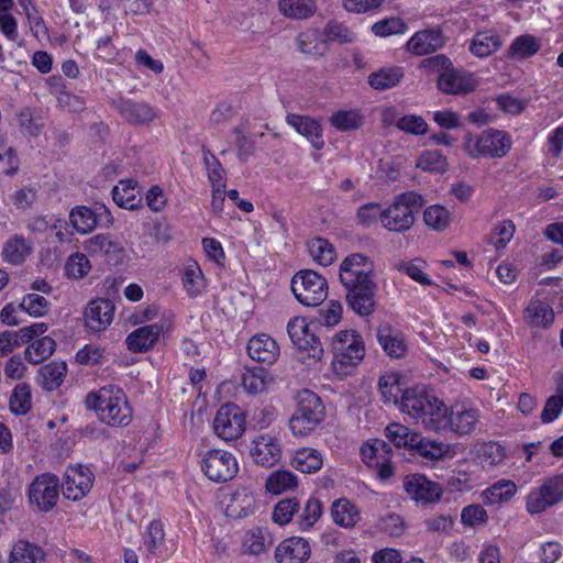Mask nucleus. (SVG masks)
<instances>
[{
    "mask_svg": "<svg viewBox=\"0 0 563 563\" xmlns=\"http://www.w3.org/2000/svg\"><path fill=\"white\" fill-rule=\"evenodd\" d=\"M93 479V473L88 466L68 467L62 485L64 497L73 501L82 499L90 492Z\"/></svg>",
    "mask_w": 563,
    "mask_h": 563,
    "instance_id": "12",
    "label": "nucleus"
},
{
    "mask_svg": "<svg viewBox=\"0 0 563 563\" xmlns=\"http://www.w3.org/2000/svg\"><path fill=\"white\" fill-rule=\"evenodd\" d=\"M100 212L86 206H77L69 212V221L74 230L80 234L91 232L106 218V222H111V214L106 207L99 208Z\"/></svg>",
    "mask_w": 563,
    "mask_h": 563,
    "instance_id": "17",
    "label": "nucleus"
},
{
    "mask_svg": "<svg viewBox=\"0 0 563 563\" xmlns=\"http://www.w3.org/2000/svg\"><path fill=\"white\" fill-rule=\"evenodd\" d=\"M90 268L91 266L89 260L81 253L70 255L65 264L66 275L76 279L88 275Z\"/></svg>",
    "mask_w": 563,
    "mask_h": 563,
    "instance_id": "57",
    "label": "nucleus"
},
{
    "mask_svg": "<svg viewBox=\"0 0 563 563\" xmlns=\"http://www.w3.org/2000/svg\"><path fill=\"white\" fill-rule=\"evenodd\" d=\"M55 347V340L51 336H43L26 347L25 358L32 364H40L53 354Z\"/></svg>",
    "mask_w": 563,
    "mask_h": 563,
    "instance_id": "43",
    "label": "nucleus"
},
{
    "mask_svg": "<svg viewBox=\"0 0 563 563\" xmlns=\"http://www.w3.org/2000/svg\"><path fill=\"white\" fill-rule=\"evenodd\" d=\"M246 350L253 361L264 365L274 364L279 356L277 342L272 336L264 333L252 336L249 340Z\"/></svg>",
    "mask_w": 563,
    "mask_h": 563,
    "instance_id": "18",
    "label": "nucleus"
},
{
    "mask_svg": "<svg viewBox=\"0 0 563 563\" xmlns=\"http://www.w3.org/2000/svg\"><path fill=\"white\" fill-rule=\"evenodd\" d=\"M10 410L14 415H25L31 409V388L27 384H18L10 397Z\"/></svg>",
    "mask_w": 563,
    "mask_h": 563,
    "instance_id": "48",
    "label": "nucleus"
},
{
    "mask_svg": "<svg viewBox=\"0 0 563 563\" xmlns=\"http://www.w3.org/2000/svg\"><path fill=\"white\" fill-rule=\"evenodd\" d=\"M329 121L336 130L350 132L362 126L363 117L354 110H339L330 117Z\"/></svg>",
    "mask_w": 563,
    "mask_h": 563,
    "instance_id": "45",
    "label": "nucleus"
},
{
    "mask_svg": "<svg viewBox=\"0 0 563 563\" xmlns=\"http://www.w3.org/2000/svg\"><path fill=\"white\" fill-rule=\"evenodd\" d=\"M501 46L499 35L492 32H478L470 45V51L477 57H487Z\"/></svg>",
    "mask_w": 563,
    "mask_h": 563,
    "instance_id": "38",
    "label": "nucleus"
},
{
    "mask_svg": "<svg viewBox=\"0 0 563 563\" xmlns=\"http://www.w3.org/2000/svg\"><path fill=\"white\" fill-rule=\"evenodd\" d=\"M268 383V374L264 367L247 368L242 375V386L252 395L265 391Z\"/></svg>",
    "mask_w": 563,
    "mask_h": 563,
    "instance_id": "44",
    "label": "nucleus"
},
{
    "mask_svg": "<svg viewBox=\"0 0 563 563\" xmlns=\"http://www.w3.org/2000/svg\"><path fill=\"white\" fill-rule=\"evenodd\" d=\"M333 521L344 528H352L360 519L356 507L346 499L335 500L331 508Z\"/></svg>",
    "mask_w": 563,
    "mask_h": 563,
    "instance_id": "36",
    "label": "nucleus"
},
{
    "mask_svg": "<svg viewBox=\"0 0 563 563\" xmlns=\"http://www.w3.org/2000/svg\"><path fill=\"white\" fill-rule=\"evenodd\" d=\"M183 285L190 297H196L203 287V276L197 263L190 264L183 274Z\"/></svg>",
    "mask_w": 563,
    "mask_h": 563,
    "instance_id": "53",
    "label": "nucleus"
},
{
    "mask_svg": "<svg viewBox=\"0 0 563 563\" xmlns=\"http://www.w3.org/2000/svg\"><path fill=\"white\" fill-rule=\"evenodd\" d=\"M404 77L401 67L382 68L368 76V84L376 90H387L397 86Z\"/></svg>",
    "mask_w": 563,
    "mask_h": 563,
    "instance_id": "34",
    "label": "nucleus"
},
{
    "mask_svg": "<svg viewBox=\"0 0 563 563\" xmlns=\"http://www.w3.org/2000/svg\"><path fill=\"white\" fill-rule=\"evenodd\" d=\"M376 338L384 352L393 357L400 358L407 352V345L402 334L388 323L377 328Z\"/></svg>",
    "mask_w": 563,
    "mask_h": 563,
    "instance_id": "27",
    "label": "nucleus"
},
{
    "mask_svg": "<svg viewBox=\"0 0 563 563\" xmlns=\"http://www.w3.org/2000/svg\"><path fill=\"white\" fill-rule=\"evenodd\" d=\"M286 122L300 135L305 136L314 150L319 151L323 148L324 140L319 120L308 115L288 113Z\"/></svg>",
    "mask_w": 563,
    "mask_h": 563,
    "instance_id": "20",
    "label": "nucleus"
},
{
    "mask_svg": "<svg viewBox=\"0 0 563 563\" xmlns=\"http://www.w3.org/2000/svg\"><path fill=\"white\" fill-rule=\"evenodd\" d=\"M406 492L417 501L433 503L442 495L441 487L424 475L407 476L404 483Z\"/></svg>",
    "mask_w": 563,
    "mask_h": 563,
    "instance_id": "22",
    "label": "nucleus"
},
{
    "mask_svg": "<svg viewBox=\"0 0 563 563\" xmlns=\"http://www.w3.org/2000/svg\"><path fill=\"white\" fill-rule=\"evenodd\" d=\"M29 253L30 249L26 245L25 240L21 236H14L5 243L2 256L5 262L19 265L25 260Z\"/></svg>",
    "mask_w": 563,
    "mask_h": 563,
    "instance_id": "47",
    "label": "nucleus"
},
{
    "mask_svg": "<svg viewBox=\"0 0 563 563\" xmlns=\"http://www.w3.org/2000/svg\"><path fill=\"white\" fill-rule=\"evenodd\" d=\"M86 406L99 420L110 427H125L132 420V410L122 388L108 385L86 396Z\"/></svg>",
    "mask_w": 563,
    "mask_h": 563,
    "instance_id": "2",
    "label": "nucleus"
},
{
    "mask_svg": "<svg viewBox=\"0 0 563 563\" xmlns=\"http://www.w3.org/2000/svg\"><path fill=\"white\" fill-rule=\"evenodd\" d=\"M445 44V38L439 29L422 30L415 33L407 43V49L417 56L431 54Z\"/></svg>",
    "mask_w": 563,
    "mask_h": 563,
    "instance_id": "23",
    "label": "nucleus"
},
{
    "mask_svg": "<svg viewBox=\"0 0 563 563\" xmlns=\"http://www.w3.org/2000/svg\"><path fill=\"white\" fill-rule=\"evenodd\" d=\"M373 267V262L368 256L362 253L350 254L340 264V283L354 285L373 280L371 277Z\"/></svg>",
    "mask_w": 563,
    "mask_h": 563,
    "instance_id": "13",
    "label": "nucleus"
},
{
    "mask_svg": "<svg viewBox=\"0 0 563 563\" xmlns=\"http://www.w3.org/2000/svg\"><path fill=\"white\" fill-rule=\"evenodd\" d=\"M396 125L399 130L415 135L424 134L428 131L427 122L419 115H404Z\"/></svg>",
    "mask_w": 563,
    "mask_h": 563,
    "instance_id": "64",
    "label": "nucleus"
},
{
    "mask_svg": "<svg viewBox=\"0 0 563 563\" xmlns=\"http://www.w3.org/2000/svg\"><path fill=\"white\" fill-rule=\"evenodd\" d=\"M523 318L531 327L547 328L553 322L554 312L548 303L541 300H534L525 309Z\"/></svg>",
    "mask_w": 563,
    "mask_h": 563,
    "instance_id": "30",
    "label": "nucleus"
},
{
    "mask_svg": "<svg viewBox=\"0 0 563 563\" xmlns=\"http://www.w3.org/2000/svg\"><path fill=\"white\" fill-rule=\"evenodd\" d=\"M67 366L64 362H52L40 368L41 384L45 390H56L64 382Z\"/></svg>",
    "mask_w": 563,
    "mask_h": 563,
    "instance_id": "33",
    "label": "nucleus"
},
{
    "mask_svg": "<svg viewBox=\"0 0 563 563\" xmlns=\"http://www.w3.org/2000/svg\"><path fill=\"white\" fill-rule=\"evenodd\" d=\"M319 330L320 323L313 320L308 322L305 318H295L287 324V332L294 345L307 351L309 356L316 360H321L324 352Z\"/></svg>",
    "mask_w": 563,
    "mask_h": 563,
    "instance_id": "7",
    "label": "nucleus"
},
{
    "mask_svg": "<svg viewBox=\"0 0 563 563\" xmlns=\"http://www.w3.org/2000/svg\"><path fill=\"white\" fill-rule=\"evenodd\" d=\"M201 468L205 475L217 483L232 479L238 471L236 459L224 450H210L203 456Z\"/></svg>",
    "mask_w": 563,
    "mask_h": 563,
    "instance_id": "8",
    "label": "nucleus"
},
{
    "mask_svg": "<svg viewBox=\"0 0 563 563\" xmlns=\"http://www.w3.org/2000/svg\"><path fill=\"white\" fill-rule=\"evenodd\" d=\"M36 199V191L32 188H21L8 195L5 202L14 206L16 209L24 210L32 206Z\"/></svg>",
    "mask_w": 563,
    "mask_h": 563,
    "instance_id": "63",
    "label": "nucleus"
},
{
    "mask_svg": "<svg viewBox=\"0 0 563 563\" xmlns=\"http://www.w3.org/2000/svg\"><path fill=\"white\" fill-rule=\"evenodd\" d=\"M322 464L323 461L320 452L310 448L298 450L291 459V466L306 474L318 472Z\"/></svg>",
    "mask_w": 563,
    "mask_h": 563,
    "instance_id": "32",
    "label": "nucleus"
},
{
    "mask_svg": "<svg viewBox=\"0 0 563 563\" xmlns=\"http://www.w3.org/2000/svg\"><path fill=\"white\" fill-rule=\"evenodd\" d=\"M309 542L300 537L285 539L275 550L278 563H303L310 556Z\"/></svg>",
    "mask_w": 563,
    "mask_h": 563,
    "instance_id": "21",
    "label": "nucleus"
},
{
    "mask_svg": "<svg viewBox=\"0 0 563 563\" xmlns=\"http://www.w3.org/2000/svg\"><path fill=\"white\" fill-rule=\"evenodd\" d=\"M342 286L345 289L346 305L356 314L367 317L375 311L377 285L374 280Z\"/></svg>",
    "mask_w": 563,
    "mask_h": 563,
    "instance_id": "10",
    "label": "nucleus"
},
{
    "mask_svg": "<svg viewBox=\"0 0 563 563\" xmlns=\"http://www.w3.org/2000/svg\"><path fill=\"white\" fill-rule=\"evenodd\" d=\"M216 433L225 441L241 437L245 430V418L241 409L233 404L221 406L213 421Z\"/></svg>",
    "mask_w": 563,
    "mask_h": 563,
    "instance_id": "11",
    "label": "nucleus"
},
{
    "mask_svg": "<svg viewBox=\"0 0 563 563\" xmlns=\"http://www.w3.org/2000/svg\"><path fill=\"white\" fill-rule=\"evenodd\" d=\"M323 35L325 42L351 43L354 40V34L345 25L336 21H330L325 25Z\"/></svg>",
    "mask_w": 563,
    "mask_h": 563,
    "instance_id": "61",
    "label": "nucleus"
},
{
    "mask_svg": "<svg viewBox=\"0 0 563 563\" xmlns=\"http://www.w3.org/2000/svg\"><path fill=\"white\" fill-rule=\"evenodd\" d=\"M402 377L399 373L390 372L380 376L378 390L385 402L398 404L404 394Z\"/></svg>",
    "mask_w": 563,
    "mask_h": 563,
    "instance_id": "31",
    "label": "nucleus"
},
{
    "mask_svg": "<svg viewBox=\"0 0 563 563\" xmlns=\"http://www.w3.org/2000/svg\"><path fill=\"white\" fill-rule=\"evenodd\" d=\"M511 146V136L497 129H488L478 135L467 133L463 144L464 152L471 158H501L510 152Z\"/></svg>",
    "mask_w": 563,
    "mask_h": 563,
    "instance_id": "4",
    "label": "nucleus"
},
{
    "mask_svg": "<svg viewBox=\"0 0 563 563\" xmlns=\"http://www.w3.org/2000/svg\"><path fill=\"white\" fill-rule=\"evenodd\" d=\"M418 167L433 173H444L448 169V161L440 151H426L419 157Z\"/></svg>",
    "mask_w": 563,
    "mask_h": 563,
    "instance_id": "55",
    "label": "nucleus"
},
{
    "mask_svg": "<svg viewBox=\"0 0 563 563\" xmlns=\"http://www.w3.org/2000/svg\"><path fill=\"white\" fill-rule=\"evenodd\" d=\"M278 9L287 18L303 20L310 18L317 7L314 0H279Z\"/></svg>",
    "mask_w": 563,
    "mask_h": 563,
    "instance_id": "35",
    "label": "nucleus"
},
{
    "mask_svg": "<svg viewBox=\"0 0 563 563\" xmlns=\"http://www.w3.org/2000/svg\"><path fill=\"white\" fill-rule=\"evenodd\" d=\"M298 485L297 476L286 470L273 472L266 479V490L274 495L283 494L296 488Z\"/></svg>",
    "mask_w": 563,
    "mask_h": 563,
    "instance_id": "39",
    "label": "nucleus"
},
{
    "mask_svg": "<svg viewBox=\"0 0 563 563\" xmlns=\"http://www.w3.org/2000/svg\"><path fill=\"white\" fill-rule=\"evenodd\" d=\"M440 91L446 95H466L475 89L471 74L456 69L454 66L437 79Z\"/></svg>",
    "mask_w": 563,
    "mask_h": 563,
    "instance_id": "19",
    "label": "nucleus"
},
{
    "mask_svg": "<svg viewBox=\"0 0 563 563\" xmlns=\"http://www.w3.org/2000/svg\"><path fill=\"white\" fill-rule=\"evenodd\" d=\"M324 418L325 407L321 398L316 393L303 389L298 394L289 428L296 437H305L314 431Z\"/></svg>",
    "mask_w": 563,
    "mask_h": 563,
    "instance_id": "3",
    "label": "nucleus"
},
{
    "mask_svg": "<svg viewBox=\"0 0 563 563\" xmlns=\"http://www.w3.org/2000/svg\"><path fill=\"white\" fill-rule=\"evenodd\" d=\"M20 308L23 313L32 317H42L47 312L48 301L41 295L27 294L23 297Z\"/></svg>",
    "mask_w": 563,
    "mask_h": 563,
    "instance_id": "58",
    "label": "nucleus"
},
{
    "mask_svg": "<svg viewBox=\"0 0 563 563\" xmlns=\"http://www.w3.org/2000/svg\"><path fill=\"white\" fill-rule=\"evenodd\" d=\"M424 223L435 231L445 230L450 222V212L440 205H433L428 207L423 212Z\"/></svg>",
    "mask_w": 563,
    "mask_h": 563,
    "instance_id": "50",
    "label": "nucleus"
},
{
    "mask_svg": "<svg viewBox=\"0 0 563 563\" xmlns=\"http://www.w3.org/2000/svg\"><path fill=\"white\" fill-rule=\"evenodd\" d=\"M203 163L208 172V178L212 187H225L224 175L225 170L220 161L211 153L205 145L202 146Z\"/></svg>",
    "mask_w": 563,
    "mask_h": 563,
    "instance_id": "49",
    "label": "nucleus"
},
{
    "mask_svg": "<svg viewBox=\"0 0 563 563\" xmlns=\"http://www.w3.org/2000/svg\"><path fill=\"white\" fill-rule=\"evenodd\" d=\"M400 410L426 430L445 431L446 405L426 385L405 388L400 399Z\"/></svg>",
    "mask_w": 563,
    "mask_h": 563,
    "instance_id": "1",
    "label": "nucleus"
},
{
    "mask_svg": "<svg viewBox=\"0 0 563 563\" xmlns=\"http://www.w3.org/2000/svg\"><path fill=\"white\" fill-rule=\"evenodd\" d=\"M311 257L322 266L332 264L335 258L333 245L323 238H316L308 244Z\"/></svg>",
    "mask_w": 563,
    "mask_h": 563,
    "instance_id": "46",
    "label": "nucleus"
},
{
    "mask_svg": "<svg viewBox=\"0 0 563 563\" xmlns=\"http://www.w3.org/2000/svg\"><path fill=\"white\" fill-rule=\"evenodd\" d=\"M452 67L453 63L444 54H438L424 58L420 63V68L424 69L429 74H438V77L444 73H448Z\"/></svg>",
    "mask_w": 563,
    "mask_h": 563,
    "instance_id": "62",
    "label": "nucleus"
},
{
    "mask_svg": "<svg viewBox=\"0 0 563 563\" xmlns=\"http://www.w3.org/2000/svg\"><path fill=\"white\" fill-rule=\"evenodd\" d=\"M44 550L30 541H16L9 555V563H42L45 560Z\"/></svg>",
    "mask_w": 563,
    "mask_h": 563,
    "instance_id": "29",
    "label": "nucleus"
},
{
    "mask_svg": "<svg viewBox=\"0 0 563 563\" xmlns=\"http://www.w3.org/2000/svg\"><path fill=\"white\" fill-rule=\"evenodd\" d=\"M250 455L255 464L272 467L279 462L282 449L276 438L262 434L253 440Z\"/></svg>",
    "mask_w": 563,
    "mask_h": 563,
    "instance_id": "16",
    "label": "nucleus"
},
{
    "mask_svg": "<svg viewBox=\"0 0 563 563\" xmlns=\"http://www.w3.org/2000/svg\"><path fill=\"white\" fill-rule=\"evenodd\" d=\"M517 492V486L511 481L500 479L489 488L483 492V501L488 505H495L508 501Z\"/></svg>",
    "mask_w": 563,
    "mask_h": 563,
    "instance_id": "40",
    "label": "nucleus"
},
{
    "mask_svg": "<svg viewBox=\"0 0 563 563\" xmlns=\"http://www.w3.org/2000/svg\"><path fill=\"white\" fill-rule=\"evenodd\" d=\"M85 250L90 254H103L115 257L123 253V247L120 243L111 240L106 234H97L85 241Z\"/></svg>",
    "mask_w": 563,
    "mask_h": 563,
    "instance_id": "37",
    "label": "nucleus"
},
{
    "mask_svg": "<svg viewBox=\"0 0 563 563\" xmlns=\"http://www.w3.org/2000/svg\"><path fill=\"white\" fill-rule=\"evenodd\" d=\"M322 515V504L316 497H310L299 516V526L302 530L311 528Z\"/></svg>",
    "mask_w": 563,
    "mask_h": 563,
    "instance_id": "59",
    "label": "nucleus"
},
{
    "mask_svg": "<svg viewBox=\"0 0 563 563\" xmlns=\"http://www.w3.org/2000/svg\"><path fill=\"white\" fill-rule=\"evenodd\" d=\"M58 496L59 478L54 474L37 475L30 485V501L43 512H48L56 506Z\"/></svg>",
    "mask_w": 563,
    "mask_h": 563,
    "instance_id": "9",
    "label": "nucleus"
},
{
    "mask_svg": "<svg viewBox=\"0 0 563 563\" xmlns=\"http://www.w3.org/2000/svg\"><path fill=\"white\" fill-rule=\"evenodd\" d=\"M111 104L132 125H150L157 118V111L143 101L120 98Z\"/></svg>",
    "mask_w": 563,
    "mask_h": 563,
    "instance_id": "14",
    "label": "nucleus"
},
{
    "mask_svg": "<svg viewBox=\"0 0 563 563\" xmlns=\"http://www.w3.org/2000/svg\"><path fill=\"white\" fill-rule=\"evenodd\" d=\"M479 419V412L473 408H451L445 413V430H451L459 435H466L474 431Z\"/></svg>",
    "mask_w": 563,
    "mask_h": 563,
    "instance_id": "25",
    "label": "nucleus"
},
{
    "mask_svg": "<svg viewBox=\"0 0 563 563\" xmlns=\"http://www.w3.org/2000/svg\"><path fill=\"white\" fill-rule=\"evenodd\" d=\"M426 262L421 258H415L409 262H399L396 264V268L399 272L405 273L408 275L411 279L415 282L421 284V285H431L432 282L427 277V275L423 272V268L426 267Z\"/></svg>",
    "mask_w": 563,
    "mask_h": 563,
    "instance_id": "56",
    "label": "nucleus"
},
{
    "mask_svg": "<svg viewBox=\"0 0 563 563\" xmlns=\"http://www.w3.org/2000/svg\"><path fill=\"white\" fill-rule=\"evenodd\" d=\"M299 506L300 503L296 497L282 499L274 507L273 521L279 526L287 525L299 510Z\"/></svg>",
    "mask_w": 563,
    "mask_h": 563,
    "instance_id": "52",
    "label": "nucleus"
},
{
    "mask_svg": "<svg viewBox=\"0 0 563 563\" xmlns=\"http://www.w3.org/2000/svg\"><path fill=\"white\" fill-rule=\"evenodd\" d=\"M291 290L300 303L307 307H317L328 296V284L325 278L318 273L305 269L294 275Z\"/></svg>",
    "mask_w": 563,
    "mask_h": 563,
    "instance_id": "6",
    "label": "nucleus"
},
{
    "mask_svg": "<svg viewBox=\"0 0 563 563\" xmlns=\"http://www.w3.org/2000/svg\"><path fill=\"white\" fill-rule=\"evenodd\" d=\"M331 353L332 364L343 369L347 366H356L365 356V346L362 336L353 330L340 331L332 338Z\"/></svg>",
    "mask_w": 563,
    "mask_h": 563,
    "instance_id": "5",
    "label": "nucleus"
},
{
    "mask_svg": "<svg viewBox=\"0 0 563 563\" xmlns=\"http://www.w3.org/2000/svg\"><path fill=\"white\" fill-rule=\"evenodd\" d=\"M412 445L413 454L428 461L441 460L448 452V446L444 443L426 439L420 434Z\"/></svg>",
    "mask_w": 563,
    "mask_h": 563,
    "instance_id": "41",
    "label": "nucleus"
},
{
    "mask_svg": "<svg viewBox=\"0 0 563 563\" xmlns=\"http://www.w3.org/2000/svg\"><path fill=\"white\" fill-rule=\"evenodd\" d=\"M114 305L110 299L98 298L89 301L85 309V324L91 332H102L112 322Z\"/></svg>",
    "mask_w": 563,
    "mask_h": 563,
    "instance_id": "15",
    "label": "nucleus"
},
{
    "mask_svg": "<svg viewBox=\"0 0 563 563\" xmlns=\"http://www.w3.org/2000/svg\"><path fill=\"white\" fill-rule=\"evenodd\" d=\"M382 223L389 231L405 232L413 225L415 216L411 209L394 201L393 205L383 210Z\"/></svg>",
    "mask_w": 563,
    "mask_h": 563,
    "instance_id": "26",
    "label": "nucleus"
},
{
    "mask_svg": "<svg viewBox=\"0 0 563 563\" xmlns=\"http://www.w3.org/2000/svg\"><path fill=\"white\" fill-rule=\"evenodd\" d=\"M137 181L133 179L120 180L112 189V199L120 207L136 210L142 207Z\"/></svg>",
    "mask_w": 563,
    "mask_h": 563,
    "instance_id": "28",
    "label": "nucleus"
},
{
    "mask_svg": "<svg viewBox=\"0 0 563 563\" xmlns=\"http://www.w3.org/2000/svg\"><path fill=\"white\" fill-rule=\"evenodd\" d=\"M163 331L164 325L158 322L140 327L126 336V347L133 353H144L154 346Z\"/></svg>",
    "mask_w": 563,
    "mask_h": 563,
    "instance_id": "24",
    "label": "nucleus"
},
{
    "mask_svg": "<svg viewBox=\"0 0 563 563\" xmlns=\"http://www.w3.org/2000/svg\"><path fill=\"white\" fill-rule=\"evenodd\" d=\"M385 434L396 448H405L412 450L413 444L419 435L412 432L408 427L400 423H390L385 429Z\"/></svg>",
    "mask_w": 563,
    "mask_h": 563,
    "instance_id": "42",
    "label": "nucleus"
},
{
    "mask_svg": "<svg viewBox=\"0 0 563 563\" xmlns=\"http://www.w3.org/2000/svg\"><path fill=\"white\" fill-rule=\"evenodd\" d=\"M408 30L406 22L397 16L387 18L373 24L375 35L385 37L394 34H404Z\"/></svg>",
    "mask_w": 563,
    "mask_h": 563,
    "instance_id": "54",
    "label": "nucleus"
},
{
    "mask_svg": "<svg viewBox=\"0 0 563 563\" xmlns=\"http://www.w3.org/2000/svg\"><path fill=\"white\" fill-rule=\"evenodd\" d=\"M540 49L538 40L529 34L516 37L510 45L509 56H518L520 58H528L534 55Z\"/></svg>",
    "mask_w": 563,
    "mask_h": 563,
    "instance_id": "51",
    "label": "nucleus"
},
{
    "mask_svg": "<svg viewBox=\"0 0 563 563\" xmlns=\"http://www.w3.org/2000/svg\"><path fill=\"white\" fill-rule=\"evenodd\" d=\"M19 126L24 134L37 136L43 128L41 117L33 114L30 108H24L18 113Z\"/></svg>",
    "mask_w": 563,
    "mask_h": 563,
    "instance_id": "60",
    "label": "nucleus"
}]
</instances>
